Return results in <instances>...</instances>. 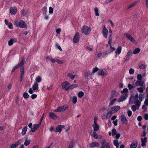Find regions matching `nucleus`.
Segmentation results:
<instances>
[{
    "instance_id": "c03bdc74",
    "label": "nucleus",
    "mask_w": 148,
    "mask_h": 148,
    "mask_svg": "<svg viewBox=\"0 0 148 148\" xmlns=\"http://www.w3.org/2000/svg\"><path fill=\"white\" fill-rule=\"evenodd\" d=\"M72 102L73 104H75L76 103L77 101V98L75 96H73L72 99Z\"/></svg>"
},
{
    "instance_id": "1a4fd4ad",
    "label": "nucleus",
    "mask_w": 148,
    "mask_h": 148,
    "mask_svg": "<svg viewBox=\"0 0 148 148\" xmlns=\"http://www.w3.org/2000/svg\"><path fill=\"white\" fill-rule=\"evenodd\" d=\"M127 96V93H124L123 94H122L119 98L118 102H120L125 100L126 99Z\"/></svg>"
},
{
    "instance_id": "603ef678",
    "label": "nucleus",
    "mask_w": 148,
    "mask_h": 148,
    "mask_svg": "<svg viewBox=\"0 0 148 148\" xmlns=\"http://www.w3.org/2000/svg\"><path fill=\"white\" fill-rule=\"evenodd\" d=\"M111 52L112 51L110 50H108L107 51L104 52V54L105 55H108L110 54Z\"/></svg>"
},
{
    "instance_id": "ddd939ff",
    "label": "nucleus",
    "mask_w": 148,
    "mask_h": 148,
    "mask_svg": "<svg viewBox=\"0 0 148 148\" xmlns=\"http://www.w3.org/2000/svg\"><path fill=\"white\" fill-rule=\"evenodd\" d=\"M64 127V126L63 125H58L56 129L55 132H59L60 133L62 131V129Z\"/></svg>"
},
{
    "instance_id": "a19ab883",
    "label": "nucleus",
    "mask_w": 148,
    "mask_h": 148,
    "mask_svg": "<svg viewBox=\"0 0 148 148\" xmlns=\"http://www.w3.org/2000/svg\"><path fill=\"white\" fill-rule=\"evenodd\" d=\"M116 100V98H114L113 100H112L109 103V105L110 106H112L114 104V102Z\"/></svg>"
},
{
    "instance_id": "20e7f679",
    "label": "nucleus",
    "mask_w": 148,
    "mask_h": 148,
    "mask_svg": "<svg viewBox=\"0 0 148 148\" xmlns=\"http://www.w3.org/2000/svg\"><path fill=\"white\" fill-rule=\"evenodd\" d=\"M102 146L101 148H110L109 143L106 142L105 139H103L101 141Z\"/></svg>"
},
{
    "instance_id": "7ed1b4c3",
    "label": "nucleus",
    "mask_w": 148,
    "mask_h": 148,
    "mask_svg": "<svg viewBox=\"0 0 148 148\" xmlns=\"http://www.w3.org/2000/svg\"><path fill=\"white\" fill-rule=\"evenodd\" d=\"M68 107V106L66 105L63 106H59L56 109L54 110V111L55 112H64L67 110Z\"/></svg>"
},
{
    "instance_id": "338daca9",
    "label": "nucleus",
    "mask_w": 148,
    "mask_h": 148,
    "mask_svg": "<svg viewBox=\"0 0 148 148\" xmlns=\"http://www.w3.org/2000/svg\"><path fill=\"white\" fill-rule=\"evenodd\" d=\"M144 119L146 120L148 119V114L145 113L144 115Z\"/></svg>"
},
{
    "instance_id": "79ce46f5",
    "label": "nucleus",
    "mask_w": 148,
    "mask_h": 148,
    "mask_svg": "<svg viewBox=\"0 0 148 148\" xmlns=\"http://www.w3.org/2000/svg\"><path fill=\"white\" fill-rule=\"evenodd\" d=\"M137 3V1H136L133 3L132 4H131L130 5H129V6L127 8V9H129L134 6L135 4H136Z\"/></svg>"
},
{
    "instance_id": "864d4df0",
    "label": "nucleus",
    "mask_w": 148,
    "mask_h": 148,
    "mask_svg": "<svg viewBox=\"0 0 148 148\" xmlns=\"http://www.w3.org/2000/svg\"><path fill=\"white\" fill-rule=\"evenodd\" d=\"M139 67L141 69H145L146 68V66L145 64H142L139 66Z\"/></svg>"
},
{
    "instance_id": "cd10ccee",
    "label": "nucleus",
    "mask_w": 148,
    "mask_h": 148,
    "mask_svg": "<svg viewBox=\"0 0 148 148\" xmlns=\"http://www.w3.org/2000/svg\"><path fill=\"white\" fill-rule=\"evenodd\" d=\"M25 59L24 58H23L22 60H21L20 63H19L17 64L19 67H23L25 61Z\"/></svg>"
},
{
    "instance_id": "ea45409f",
    "label": "nucleus",
    "mask_w": 148,
    "mask_h": 148,
    "mask_svg": "<svg viewBox=\"0 0 148 148\" xmlns=\"http://www.w3.org/2000/svg\"><path fill=\"white\" fill-rule=\"evenodd\" d=\"M23 97L25 99L28 98L29 97L28 93L26 92H25L23 93Z\"/></svg>"
},
{
    "instance_id": "37998d69",
    "label": "nucleus",
    "mask_w": 148,
    "mask_h": 148,
    "mask_svg": "<svg viewBox=\"0 0 148 148\" xmlns=\"http://www.w3.org/2000/svg\"><path fill=\"white\" fill-rule=\"evenodd\" d=\"M134 103L136 106H138V108H139V107L140 105V102L139 101L137 100V101H135L134 102Z\"/></svg>"
},
{
    "instance_id": "39448f33",
    "label": "nucleus",
    "mask_w": 148,
    "mask_h": 148,
    "mask_svg": "<svg viewBox=\"0 0 148 148\" xmlns=\"http://www.w3.org/2000/svg\"><path fill=\"white\" fill-rule=\"evenodd\" d=\"M69 83L67 82H65L62 84V88L66 90H69Z\"/></svg>"
},
{
    "instance_id": "4d7b16f0",
    "label": "nucleus",
    "mask_w": 148,
    "mask_h": 148,
    "mask_svg": "<svg viewBox=\"0 0 148 148\" xmlns=\"http://www.w3.org/2000/svg\"><path fill=\"white\" fill-rule=\"evenodd\" d=\"M116 130L115 129H113L112 130V136H114L116 134Z\"/></svg>"
},
{
    "instance_id": "f257e3e1",
    "label": "nucleus",
    "mask_w": 148,
    "mask_h": 148,
    "mask_svg": "<svg viewBox=\"0 0 148 148\" xmlns=\"http://www.w3.org/2000/svg\"><path fill=\"white\" fill-rule=\"evenodd\" d=\"M14 24L17 27L21 28H27V26L25 22L21 20L19 22L18 21H15Z\"/></svg>"
},
{
    "instance_id": "c756f323",
    "label": "nucleus",
    "mask_w": 148,
    "mask_h": 148,
    "mask_svg": "<svg viewBox=\"0 0 148 148\" xmlns=\"http://www.w3.org/2000/svg\"><path fill=\"white\" fill-rule=\"evenodd\" d=\"M76 76H77V75H73L71 73H68L67 75V76L70 77L72 80L74 79L75 77Z\"/></svg>"
},
{
    "instance_id": "49530a36",
    "label": "nucleus",
    "mask_w": 148,
    "mask_h": 148,
    "mask_svg": "<svg viewBox=\"0 0 148 148\" xmlns=\"http://www.w3.org/2000/svg\"><path fill=\"white\" fill-rule=\"evenodd\" d=\"M56 47L60 51H62V50L60 47L58 43L56 42L55 44Z\"/></svg>"
},
{
    "instance_id": "e433bc0d",
    "label": "nucleus",
    "mask_w": 148,
    "mask_h": 148,
    "mask_svg": "<svg viewBox=\"0 0 148 148\" xmlns=\"http://www.w3.org/2000/svg\"><path fill=\"white\" fill-rule=\"evenodd\" d=\"M140 51V49L138 48L135 49L133 51V53L136 54L137 53H139Z\"/></svg>"
},
{
    "instance_id": "3c124183",
    "label": "nucleus",
    "mask_w": 148,
    "mask_h": 148,
    "mask_svg": "<svg viewBox=\"0 0 148 148\" xmlns=\"http://www.w3.org/2000/svg\"><path fill=\"white\" fill-rule=\"evenodd\" d=\"M130 57L126 56L124 58V61L125 62H127L130 59Z\"/></svg>"
},
{
    "instance_id": "8fccbe9b",
    "label": "nucleus",
    "mask_w": 148,
    "mask_h": 148,
    "mask_svg": "<svg viewBox=\"0 0 148 148\" xmlns=\"http://www.w3.org/2000/svg\"><path fill=\"white\" fill-rule=\"evenodd\" d=\"M134 70L132 68H130L129 70V73L130 74L132 75L134 73Z\"/></svg>"
},
{
    "instance_id": "9b49d317",
    "label": "nucleus",
    "mask_w": 148,
    "mask_h": 148,
    "mask_svg": "<svg viewBox=\"0 0 148 148\" xmlns=\"http://www.w3.org/2000/svg\"><path fill=\"white\" fill-rule=\"evenodd\" d=\"M120 108V107L119 106H115L113 107H112L111 110L112 111V112L113 113H115L117 112Z\"/></svg>"
},
{
    "instance_id": "423d86ee",
    "label": "nucleus",
    "mask_w": 148,
    "mask_h": 148,
    "mask_svg": "<svg viewBox=\"0 0 148 148\" xmlns=\"http://www.w3.org/2000/svg\"><path fill=\"white\" fill-rule=\"evenodd\" d=\"M79 32H77L75 33L74 38L73 39V41L74 43H76L78 42L79 39Z\"/></svg>"
},
{
    "instance_id": "5fc2aeb1",
    "label": "nucleus",
    "mask_w": 148,
    "mask_h": 148,
    "mask_svg": "<svg viewBox=\"0 0 148 148\" xmlns=\"http://www.w3.org/2000/svg\"><path fill=\"white\" fill-rule=\"evenodd\" d=\"M137 89L139 92L140 93L143 92V88L141 87L139 88H137Z\"/></svg>"
},
{
    "instance_id": "13d9d810",
    "label": "nucleus",
    "mask_w": 148,
    "mask_h": 148,
    "mask_svg": "<svg viewBox=\"0 0 148 148\" xmlns=\"http://www.w3.org/2000/svg\"><path fill=\"white\" fill-rule=\"evenodd\" d=\"M99 69L98 68L95 67L93 69L92 71V72L93 73H95L96 72L99 71Z\"/></svg>"
},
{
    "instance_id": "6ab92c4d",
    "label": "nucleus",
    "mask_w": 148,
    "mask_h": 148,
    "mask_svg": "<svg viewBox=\"0 0 148 148\" xmlns=\"http://www.w3.org/2000/svg\"><path fill=\"white\" fill-rule=\"evenodd\" d=\"M49 116L50 117L53 119H55L58 117L55 114L52 112H49Z\"/></svg>"
},
{
    "instance_id": "e2e57ef3",
    "label": "nucleus",
    "mask_w": 148,
    "mask_h": 148,
    "mask_svg": "<svg viewBox=\"0 0 148 148\" xmlns=\"http://www.w3.org/2000/svg\"><path fill=\"white\" fill-rule=\"evenodd\" d=\"M146 130H144L143 133H142V136H145L146 135L147 132H146Z\"/></svg>"
},
{
    "instance_id": "0e129e2a",
    "label": "nucleus",
    "mask_w": 148,
    "mask_h": 148,
    "mask_svg": "<svg viewBox=\"0 0 148 148\" xmlns=\"http://www.w3.org/2000/svg\"><path fill=\"white\" fill-rule=\"evenodd\" d=\"M49 13L51 14H52L53 13V9L51 7H49Z\"/></svg>"
},
{
    "instance_id": "4468645a",
    "label": "nucleus",
    "mask_w": 148,
    "mask_h": 148,
    "mask_svg": "<svg viewBox=\"0 0 148 148\" xmlns=\"http://www.w3.org/2000/svg\"><path fill=\"white\" fill-rule=\"evenodd\" d=\"M144 84V82L142 80H138L135 82V85L137 86L142 87Z\"/></svg>"
},
{
    "instance_id": "2f4dec72",
    "label": "nucleus",
    "mask_w": 148,
    "mask_h": 148,
    "mask_svg": "<svg viewBox=\"0 0 148 148\" xmlns=\"http://www.w3.org/2000/svg\"><path fill=\"white\" fill-rule=\"evenodd\" d=\"M112 113H113L112 112V111L110 110L108 111L107 112V113L106 115L107 118H108L110 117L111 116L112 114Z\"/></svg>"
},
{
    "instance_id": "412c9836",
    "label": "nucleus",
    "mask_w": 148,
    "mask_h": 148,
    "mask_svg": "<svg viewBox=\"0 0 148 148\" xmlns=\"http://www.w3.org/2000/svg\"><path fill=\"white\" fill-rule=\"evenodd\" d=\"M138 145V143L136 141H134L131 144L130 148H136Z\"/></svg>"
},
{
    "instance_id": "09e8293b",
    "label": "nucleus",
    "mask_w": 148,
    "mask_h": 148,
    "mask_svg": "<svg viewBox=\"0 0 148 148\" xmlns=\"http://www.w3.org/2000/svg\"><path fill=\"white\" fill-rule=\"evenodd\" d=\"M132 51L131 50H129L127 53L126 56L130 57V56L132 55Z\"/></svg>"
},
{
    "instance_id": "a18cd8bd",
    "label": "nucleus",
    "mask_w": 148,
    "mask_h": 148,
    "mask_svg": "<svg viewBox=\"0 0 148 148\" xmlns=\"http://www.w3.org/2000/svg\"><path fill=\"white\" fill-rule=\"evenodd\" d=\"M142 76L140 74H138L137 75V78L138 80H142Z\"/></svg>"
},
{
    "instance_id": "680f3d73",
    "label": "nucleus",
    "mask_w": 148,
    "mask_h": 148,
    "mask_svg": "<svg viewBox=\"0 0 148 148\" xmlns=\"http://www.w3.org/2000/svg\"><path fill=\"white\" fill-rule=\"evenodd\" d=\"M128 91V89L127 88H124L122 91H121V93L123 94V93H127V92Z\"/></svg>"
},
{
    "instance_id": "72a5a7b5",
    "label": "nucleus",
    "mask_w": 148,
    "mask_h": 148,
    "mask_svg": "<svg viewBox=\"0 0 148 148\" xmlns=\"http://www.w3.org/2000/svg\"><path fill=\"white\" fill-rule=\"evenodd\" d=\"M78 86L77 84H73L69 86V90L73 89L74 88H76Z\"/></svg>"
},
{
    "instance_id": "bb28decb",
    "label": "nucleus",
    "mask_w": 148,
    "mask_h": 148,
    "mask_svg": "<svg viewBox=\"0 0 148 148\" xmlns=\"http://www.w3.org/2000/svg\"><path fill=\"white\" fill-rule=\"evenodd\" d=\"M27 129V125H26L23 128V129L22 130V131L21 132L22 135H24L25 134Z\"/></svg>"
},
{
    "instance_id": "bf43d9fd",
    "label": "nucleus",
    "mask_w": 148,
    "mask_h": 148,
    "mask_svg": "<svg viewBox=\"0 0 148 148\" xmlns=\"http://www.w3.org/2000/svg\"><path fill=\"white\" fill-rule=\"evenodd\" d=\"M131 108L133 112H135L136 110V107L135 105H133L132 106Z\"/></svg>"
},
{
    "instance_id": "052dcab7",
    "label": "nucleus",
    "mask_w": 148,
    "mask_h": 148,
    "mask_svg": "<svg viewBox=\"0 0 148 148\" xmlns=\"http://www.w3.org/2000/svg\"><path fill=\"white\" fill-rule=\"evenodd\" d=\"M19 66H18V65H16L15 66H14L12 69V72H14V71L15 70V69H18V68H19Z\"/></svg>"
},
{
    "instance_id": "a211bd4d",
    "label": "nucleus",
    "mask_w": 148,
    "mask_h": 148,
    "mask_svg": "<svg viewBox=\"0 0 148 148\" xmlns=\"http://www.w3.org/2000/svg\"><path fill=\"white\" fill-rule=\"evenodd\" d=\"M147 138L146 137L141 138V145L143 147L145 146L146 143L147 142Z\"/></svg>"
},
{
    "instance_id": "6e6d98bb",
    "label": "nucleus",
    "mask_w": 148,
    "mask_h": 148,
    "mask_svg": "<svg viewBox=\"0 0 148 148\" xmlns=\"http://www.w3.org/2000/svg\"><path fill=\"white\" fill-rule=\"evenodd\" d=\"M43 13L44 14H46V13L47 12V7H44L42 9Z\"/></svg>"
},
{
    "instance_id": "393cba45",
    "label": "nucleus",
    "mask_w": 148,
    "mask_h": 148,
    "mask_svg": "<svg viewBox=\"0 0 148 148\" xmlns=\"http://www.w3.org/2000/svg\"><path fill=\"white\" fill-rule=\"evenodd\" d=\"M97 73L99 75H101L103 76H104L106 75L102 69H99Z\"/></svg>"
},
{
    "instance_id": "c85d7f7f",
    "label": "nucleus",
    "mask_w": 148,
    "mask_h": 148,
    "mask_svg": "<svg viewBox=\"0 0 148 148\" xmlns=\"http://www.w3.org/2000/svg\"><path fill=\"white\" fill-rule=\"evenodd\" d=\"M24 68L23 67H22L20 70V77H23V76L24 74Z\"/></svg>"
},
{
    "instance_id": "f8f14e48",
    "label": "nucleus",
    "mask_w": 148,
    "mask_h": 148,
    "mask_svg": "<svg viewBox=\"0 0 148 148\" xmlns=\"http://www.w3.org/2000/svg\"><path fill=\"white\" fill-rule=\"evenodd\" d=\"M99 143L97 142H94L89 144V146L92 148L97 147L99 145Z\"/></svg>"
},
{
    "instance_id": "f3484780",
    "label": "nucleus",
    "mask_w": 148,
    "mask_h": 148,
    "mask_svg": "<svg viewBox=\"0 0 148 148\" xmlns=\"http://www.w3.org/2000/svg\"><path fill=\"white\" fill-rule=\"evenodd\" d=\"M85 79L86 80V82H88V79L90 75V71H88L86 72L84 74Z\"/></svg>"
},
{
    "instance_id": "58836bf2",
    "label": "nucleus",
    "mask_w": 148,
    "mask_h": 148,
    "mask_svg": "<svg viewBox=\"0 0 148 148\" xmlns=\"http://www.w3.org/2000/svg\"><path fill=\"white\" fill-rule=\"evenodd\" d=\"M94 11L95 13V15L96 16H99V9L97 8H95L94 9Z\"/></svg>"
},
{
    "instance_id": "774afa93",
    "label": "nucleus",
    "mask_w": 148,
    "mask_h": 148,
    "mask_svg": "<svg viewBox=\"0 0 148 148\" xmlns=\"http://www.w3.org/2000/svg\"><path fill=\"white\" fill-rule=\"evenodd\" d=\"M10 147V148H16V146L15 144H13L11 145Z\"/></svg>"
},
{
    "instance_id": "4be33fe9",
    "label": "nucleus",
    "mask_w": 148,
    "mask_h": 148,
    "mask_svg": "<svg viewBox=\"0 0 148 148\" xmlns=\"http://www.w3.org/2000/svg\"><path fill=\"white\" fill-rule=\"evenodd\" d=\"M32 89L33 90L39 91L38 89V83H35L32 86Z\"/></svg>"
},
{
    "instance_id": "473e14b6",
    "label": "nucleus",
    "mask_w": 148,
    "mask_h": 148,
    "mask_svg": "<svg viewBox=\"0 0 148 148\" xmlns=\"http://www.w3.org/2000/svg\"><path fill=\"white\" fill-rule=\"evenodd\" d=\"M91 135L95 139H97L98 138V135L95 132H93V133L91 134Z\"/></svg>"
},
{
    "instance_id": "9d476101",
    "label": "nucleus",
    "mask_w": 148,
    "mask_h": 148,
    "mask_svg": "<svg viewBox=\"0 0 148 148\" xmlns=\"http://www.w3.org/2000/svg\"><path fill=\"white\" fill-rule=\"evenodd\" d=\"M125 35L128 40H130L132 42H134L135 40L132 36L127 33H125Z\"/></svg>"
},
{
    "instance_id": "aec40b11",
    "label": "nucleus",
    "mask_w": 148,
    "mask_h": 148,
    "mask_svg": "<svg viewBox=\"0 0 148 148\" xmlns=\"http://www.w3.org/2000/svg\"><path fill=\"white\" fill-rule=\"evenodd\" d=\"M17 39L16 38H12L8 41V45L9 46L12 45L14 42H15L17 41Z\"/></svg>"
},
{
    "instance_id": "de8ad7c7",
    "label": "nucleus",
    "mask_w": 148,
    "mask_h": 148,
    "mask_svg": "<svg viewBox=\"0 0 148 148\" xmlns=\"http://www.w3.org/2000/svg\"><path fill=\"white\" fill-rule=\"evenodd\" d=\"M22 143V140L21 139L19 140L15 144L16 146H18Z\"/></svg>"
},
{
    "instance_id": "0eeeda50",
    "label": "nucleus",
    "mask_w": 148,
    "mask_h": 148,
    "mask_svg": "<svg viewBox=\"0 0 148 148\" xmlns=\"http://www.w3.org/2000/svg\"><path fill=\"white\" fill-rule=\"evenodd\" d=\"M121 120L122 124L125 125L127 124V120L125 116L124 115H122L121 116Z\"/></svg>"
},
{
    "instance_id": "5701e85b",
    "label": "nucleus",
    "mask_w": 148,
    "mask_h": 148,
    "mask_svg": "<svg viewBox=\"0 0 148 148\" xmlns=\"http://www.w3.org/2000/svg\"><path fill=\"white\" fill-rule=\"evenodd\" d=\"M122 49V47L121 46H119L116 49V50L115 51V53L116 55H119V54L121 52Z\"/></svg>"
},
{
    "instance_id": "f704fd0d",
    "label": "nucleus",
    "mask_w": 148,
    "mask_h": 148,
    "mask_svg": "<svg viewBox=\"0 0 148 148\" xmlns=\"http://www.w3.org/2000/svg\"><path fill=\"white\" fill-rule=\"evenodd\" d=\"M77 95L79 98H81L84 96V93L82 91L79 92L77 94Z\"/></svg>"
},
{
    "instance_id": "b1692460",
    "label": "nucleus",
    "mask_w": 148,
    "mask_h": 148,
    "mask_svg": "<svg viewBox=\"0 0 148 148\" xmlns=\"http://www.w3.org/2000/svg\"><path fill=\"white\" fill-rule=\"evenodd\" d=\"M92 127L94 128V131H97L99 130V125L97 123L94 124L92 125Z\"/></svg>"
},
{
    "instance_id": "c9c22d12",
    "label": "nucleus",
    "mask_w": 148,
    "mask_h": 148,
    "mask_svg": "<svg viewBox=\"0 0 148 148\" xmlns=\"http://www.w3.org/2000/svg\"><path fill=\"white\" fill-rule=\"evenodd\" d=\"M104 52L100 53H98L97 55V57L99 58H101L102 57H104L105 56Z\"/></svg>"
},
{
    "instance_id": "dca6fc26",
    "label": "nucleus",
    "mask_w": 148,
    "mask_h": 148,
    "mask_svg": "<svg viewBox=\"0 0 148 148\" xmlns=\"http://www.w3.org/2000/svg\"><path fill=\"white\" fill-rule=\"evenodd\" d=\"M17 12V8L16 7L11 8H10V13L13 15L15 14Z\"/></svg>"
},
{
    "instance_id": "6e6552de",
    "label": "nucleus",
    "mask_w": 148,
    "mask_h": 148,
    "mask_svg": "<svg viewBox=\"0 0 148 148\" xmlns=\"http://www.w3.org/2000/svg\"><path fill=\"white\" fill-rule=\"evenodd\" d=\"M40 125V124L39 123L38 124H33L32 127L31 129V131L33 132H35Z\"/></svg>"
},
{
    "instance_id": "2eb2a0df",
    "label": "nucleus",
    "mask_w": 148,
    "mask_h": 148,
    "mask_svg": "<svg viewBox=\"0 0 148 148\" xmlns=\"http://www.w3.org/2000/svg\"><path fill=\"white\" fill-rule=\"evenodd\" d=\"M108 33V29L105 27V26H104L103 31V34L104 37L106 38L107 37Z\"/></svg>"
},
{
    "instance_id": "69168bd1",
    "label": "nucleus",
    "mask_w": 148,
    "mask_h": 148,
    "mask_svg": "<svg viewBox=\"0 0 148 148\" xmlns=\"http://www.w3.org/2000/svg\"><path fill=\"white\" fill-rule=\"evenodd\" d=\"M132 112L130 110H128L127 112V115L129 116H130L132 114Z\"/></svg>"
},
{
    "instance_id": "7c9ffc66",
    "label": "nucleus",
    "mask_w": 148,
    "mask_h": 148,
    "mask_svg": "<svg viewBox=\"0 0 148 148\" xmlns=\"http://www.w3.org/2000/svg\"><path fill=\"white\" fill-rule=\"evenodd\" d=\"M30 143V140H27V138H26L25 142L24 143V145L26 146H27L29 145Z\"/></svg>"
},
{
    "instance_id": "a878e982",
    "label": "nucleus",
    "mask_w": 148,
    "mask_h": 148,
    "mask_svg": "<svg viewBox=\"0 0 148 148\" xmlns=\"http://www.w3.org/2000/svg\"><path fill=\"white\" fill-rule=\"evenodd\" d=\"M113 142L114 145L116 147V148H118L119 145V144L117 139L113 140Z\"/></svg>"
},
{
    "instance_id": "f03ea898",
    "label": "nucleus",
    "mask_w": 148,
    "mask_h": 148,
    "mask_svg": "<svg viewBox=\"0 0 148 148\" xmlns=\"http://www.w3.org/2000/svg\"><path fill=\"white\" fill-rule=\"evenodd\" d=\"M81 30L82 33L85 35L89 34L91 31V29L89 27L85 25L82 27Z\"/></svg>"
},
{
    "instance_id": "4c0bfd02",
    "label": "nucleus",
    "mask_w": 148,
    "mask_h": 148,
    "mask_svg": "<svg viewBox=\"0 0 148 148\" xmlns=\"http://www.w3.org/2000/svg\"><path fill=\"white\" fill-rule=\"evenodd\" d=\"M35 80L36 82V83H38L41 82L42 81V79L41 77L40 76L37 77L35 79Z\"/></svg>"
}]
</instances>
